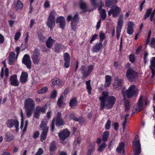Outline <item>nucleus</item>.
<instances>
[{"mask_svg":"<svg viewBox=\"0 0 155 155\" xmlns=\"http://www.w3.org/2000/svg\"><path fill=\"white\" fill-rule=\"evenodd\" d=\"M101 101L100 109L102 110L104 107L107 109H110L116 101V98L113 96H109L108 93L104 91L102 96L99 97Z\"/></svg>","mask_w":155,"mask_h":155,"instance_id":"f257e3e1","label":"nucleus"},{"mask_svg":"<svg viewBox=\"0 0 155 155\" xmlns=\"http://www.w3.org/2000/svg\"><path fill=\"white\" fill-rule=\"evenodd\" d=\"M24 105L26 115L29 117L31 115L32 112L35 108V103L31 98H28L25 100Z\"/></svg>","mask_w":155,"mask_h":155,"instance_id":"f03ea898","label":"nucleus"},{"mask_svg":"<svg viewBox=\"0 0 155 155\" xmlns=\"http://www.w3.org/2000/svg\"><path fill=\"white\" fill-rule=\"evenodd\" d=\"M56 13L54 11H52L50 13L47 19L46 25L50 29L52 30L55 25V18Z\"/></svg>","mask_w":155,"mask_h":155,"instance_id":"7ed1b4c3","label":"nucleus"},{"mask_svg":"<svg viewBox=\"0 0 155 155\" xmlns=\"http://www.w3.org/2000/svg\"><path fill=\"white\" fill-rule=\"evenodd\" d=\"M94 68V66L92 65L88 66L87 69L85 65H81L80 68V72L82 74L83 78L85 79L91 74Z\"/></svg>","mask_w":155,"mask_h":155,"instance_id":"20e7f679","label":"nucleus"},{"mask_svg":"<svg viewBox=\"0 0 155 155\" xmlns=\"http://www.w3.org/2000/svg\"><path fill=\"white\" fill-rule=\"evenodd\" d=\"M138 90L137 87L134 85H130L125 93L127 97L130 98L134 96H136L138 94Z\"/></svg>","mask_w":155,"mask_h":155,"instance_id":"39448f33","label":"nucleus"},{"mask_svg":"<svg viewBox=\"0 0 155 155\" xmlns=\"http://www.w3.org/2000/svg\"><path fill=\"white\" fill-rule=\"evenodd\" d=\"M67 20L68 21H72L71 23V27L72 30L75 31L76 30L77 25L79 20L78 16L77 13L75 14L73 17L71 15H68Z\"/></svg>","mask_w":155,"mask_h":155,"instance_id":"423d86ee","label":"nucleus"},{"mask_svg":"<svg viewBox=\"0 0 155 155\" xmlns=\"http://www.w3.org/2000/svg\"><path fill=\"white\" fill-rule=\"evenodd\" d=\"M138 136H136L133 142V150L136 155L140 154L141 152L140 144Z\"/></svg>","mask_w":155,"mask_h":155,"instance_id":"0eeeda50","label":"nucleus"},{"mask_svg":"<svg viewBox=\"0 0 155 155\" xmlns=\"http://www.w3.org/2000/svg\"><path fill=\"white\" fill-rule=\"evenodd\" d=\"M145 103V105L147 104L148 102L146 98H143V96L141 95L140 97L137 105L134 107V108L137 111H140L143 109V104Z\"/></svg>","mask_w":155,"mask_h":155,"instance_id":"6e6552de","label":"nucleus"},{"mask_svg":"<svg viewBox=\"0 0 155 155\" xmlns=\"http://www.w3.org/2000/svg\"><path fill=\"white\" fill-rule=\"evenodd\" d=\"M123 17L122 15H120L119 16L117 22V25L116 27L117 36V40H118L121 32V30L123 25Z\"/></svg>","mask_w":155,"mask_h":155,"instance_id":"1a4fd4ad","label":"nucleus"},{"mask_svg":"<svg viewBox=\"0 0 155 155\" xmlns=\"http://www.w3.org/2000/svg\"><path fill=\"white\" fill-rule=\"evenodd\" d=\"M6 124L8 127L12 128L14 126L16 130L18 131L19 122L17 119H8L7 120Z\"/></svg>","mask_w":155,"mask_h":155,"instance_id":"9d476101","label":"nucleus"},{"mask_svg":"<svg viewBox=\"0 0 155 155\" xmlns=\"http://www.w3.org/2000/svg\"><path fill=\"white\" fill-rule=\"evenodd\" d=\"M40 50L38 48H35L33 51L31 58L34 64H38L40 62L39 57L40 55Z\"/></svg>","mask_w":155,"mask_h":155,"instance_id":"9b49d317","label":"nucleus"},{"mask_svg":"<svg viewBox=\"0 0 155 155\" xmlns=\"http://www.w3.org/2000/svg\"><path fill=\"white\" fill-rule=\"evenodd\" d=\"M137 73L133 69L129 68L126 73V77L130 81H134L137 77Z\"/></svg>","mask_w":155,"mask_h":155,"instance_id":"f8f14e48","label":"nucleus"},{"mask_svg":"<svg viewBox=\"0 0 155 155\" xmlns=\"http://www.w3.org/2000/svg\"><path fill=\"white\" fill-rule=\"evenodd\" d=\"M70 134V131L66 128L58 133V137L61 140L64 141L69 137Z\"/></svg>","mask_w":155,"mask_h":155,"instance_id":"ddd939ff","label":"nucleus"},{"mask_svg":"<svg viewBox=\"0 0 155 155\" xmlns=\"http://www.w3.org/2000/svg\"><path fill=\"white\" fill-rule=\"evenodd\" d=\"M22 63L25 65L27 68L30 69L31 67V61L30 58V57L28 54H25L22 60Z\"/></svg>","mask_w":155,"mask_h":155,"instance_id":"4468645a","label":"nucleus"},{"mask_svg":"<svg viewBox=\"0 0 155 155\" xmlns=\"http://www.w3.org/2000/svg\"><path fill=\"white\" fill-rule=\"evenodd\" d=\"M63 57L64 61V67L68 68L69 67L71 62L70 55L68 53L66 52L64 54Z\"/></svg>","mask_w":155,"mask_h":155,"instance_id":"2eb2a0df","label":"nucleus"},{"mask_svg":"<svg viewBox=\"0 0 155 155\" xmlns=\"http://www.w3.org/2000/svg\"><path fill=\"white\" fill-rule=\"evenodd\" d=\"M120 9L118 6L113 7L108 12V15L110 16L112 14L114 18L117 17L120 12Z\"/></svg>","mask_w":155,"mask_h":155,"instance_id":"dca6fc26","label":"nucleus"},{"mask_svg":"<svg viewBox=\"0 0 155 155\" xmlns=\"http://www.w3.org/2000/svg\"><path fill=\"white\" fill-rule=\"evenodd\" d=\"M98 10L100 11V15L101 18L102 20H104L106 18V14L105 10L104 9H102V7L104 6V4L101 2L100 1L98 3Z\"/></svg>","mask_w":155,"mask_h":155,"instance_id":"f3484780","label":"nucleus"},{"mask_svg":"<svg viewBox=\"0 0 155 155\" xmlns=\"http://www.w3.org/2000/svg\"><path fill=\"white\" fill-rule=\"evenodd\" d=\"M97 151L100 152L104 151L107 146V143L102 141L101 139L100 138H97Z\"/></svg>","mask_w":155,"mask_h":155,"instance_id":"a211bd4d","label":"nucleus"},{"mask_svg":"<svg viewBox=\"0 0 155 155\" xmlns=\"http://www.w3.org/2000/svg\"><path fill=\"white\" fill-rule=\"evenodd\" d=\"M9 81L10 84L12 86L16 87L19 85V82L18 80L17 74L11 75L10 77Z\"/></svg>","mask_w":155,"mask_h":155,"instance_id":"6ab92c4d","label":"nucleus"},{"mask_svg":"<svg viewBox=\"0 0 155 155\" xmlns=\"http://www.w3.org/2000/svg\"><path fill=\"white\" fill-rule=\"evenodd\" d=\"M28 74L27 72H22L20 78V82L22 84L26 83L28 81Z\"/></svg>","mask_w":155,"mask_h":155,"instance_id":"aec40b11","label":"nucleus"},{"mask_svg":"<svg viewBox=\"0 0 155 155\" xmlns=\"http://www.w3.org/2000/svg\"><path fill=\"white\" fill-rule=\"evenodd\" d=\"M124 143L123 142L120 143L116 149L117 152L119 154L123 155L124 153Z\"/></svg>","mask_w":155,"mask_h":155,"instance_id":"412c9836","label":"nucleus"},{"mask_svg":"<svg viewBox=\"0 0 155 155\" xmlns=\"http://www.w3.org/2000/svg\"><path fill=\"white\" fill-rule=\"evenodd\" d=\"M64 48V45L61 43H58L54 46V50L55 53H60L62 50Z\"/></svg>","mask_w":155,"mask_h":155,"instance_id":"4be33fe9","label":"nucleus"},{"mask_svg":"<svg viewBox=\"0 0 155 155\" xmlns=\"http://www.w3.org/2000/svg\"><path fill=\"white\" fill-rule=\"evenodd\" d=\"M114 87L117 88L122 86V80L118 76H116L114 78Z\"/></svg>","mask_w":155,"mask_h":155,"instance_id":"5701e85b","label":"nucleus"},{"mask_svg":"<svg viewBox=\"0 0 155 155\" xmlns=\"http://www.w3.org/2000/svg\"><path fill=\"white\" fill-rule=\"evenodd\" d=\"M64 98L63 96L61 95L57 102V104L59 107H61L65 105V104L64 102Z\"/></svg>","mask_w":155,"mask_h":155,"instance_id":"b1692460","label":"nucleus"},{"mask_svg":"<svg viewBox=\"0 0 155 155\" xmlns=\"http://www.w3.org/2000/svg\"><path fill=\"white\" fill-rule=\"evenodd\" d=\"M99 38H100V43L97 45V51L100 50L102 47V44L103 41L105 38V34L101 32L99 34Z\"/></svg>","mask_w":155,"mask_h":155,"instance_id":"393cba45","label":"nucleus"},{"mask_svg":"<svg viewBox=\"0 0 155 155\" xmlns=\"http://www.w3.org/2000/svg\"><path fill=\"white\" fill-rule=\"evenodd\" d=\"M127 25V32L129 35H132L134 32L133 28L134 25L132 22L129 21Z\"/></svg>","mask_w":155,"mask_h":155,"instance_id":"a878e982","label":"nucleus"},{"mask_svg":"<svg viewBox=\"0 0 155 155\" xmlns=\"http://www.w3.org/2000/svg\"><path fill=\"white\" fill-rule=\"evenodd\" d=\"M55 123L58 128H61L64 125V121L63 119H55Z\"/></svg>","mask_w":155,"mask_h":155,"instance_id":"bb28decb","label":"nucleus"},{"mask_svg":"<svg viewBox=\"0 0 155 155\" xmlns=\"http://www.w3.org/2000/svg\"><path fill=\"white\" fill-rule=\"evenodd\" d=\"M78 104L77 98L74 97L71 99L69 102V106L71 108L74 109Z\"/></svg>","mask_w":155,"mask_h":155,"instance_id":"cd10ccee","label":"nucleus"},{"mask_svg":"<svg viewBox=\"0 0 155 155\" xmlns=\"http://www.w3.org/2000/svg\"><path fill=\"white\" fill-rule=\"evenodd\" d=\"M14 2V5L16 8V10H18V9L20 10L22 8L23 5L19 0H15Z\"/></svg>","mask_w":155,"mask_h":155,"instance_id":"c85d7f7f","label":"nucleus"},{"mask_svg":"<svg viewBox=\"0 0 155 155\" xmlns=\"http://www.w3.org/2000/svg\"><path fill=\"white\" fill-rule=\"evenodd\" d=\"M48 122L46 120H42L41 122L40 125V128L42 130H47L48 131L49 129V127L47 126V124Z\"/></svg>","mask_w":155,"mask_h":155,"instance_id":"c756f323","label":"nucleus"},{"mask_svg":"<svg viewBox=\"0 0 155 155\" xmlns=\"http://www.w3.org/2000/svg\"><path fill=\"white\" fill-rule=\"evenodd\" d=\"M52 84L54 86H60L62 85L61 80L57 78H54L52 80Z\"/></svg>","mask_w":155,"mask_h":155,"instance_id":"7c9ffc66","label":"nucleus"},{"mask_svg":"<svg viewBox=\"0 0 155 155\" xmlns=\"http://www.w3.org/2000/svg\"><path fill=\"white\" fill-rule=\"evenodd\" d=\"M79 5L80 8L82 10L83 13H86L87 12H90L91 10H87V6L86 3L85 2H79Z\"/></svg>","mask_w":155,"mask_h":155,"instance_id":"2f4dec72","label":"nucleus"},{"mask_svg":"<svg viewBox=\"0 0 155 155\" xmlns=\"http://www.w3.org/2000/svg\"><path fill=\"white\" fill-rule=\"evenodd\" d=\"M47 105L46 104L42 107L40 106L36 107L35 110L41 114V112L45 113L47 109Z\"/></svg>","mask_w":155,"mask_h":155,"instance_id":"473e14b6","label":"nucleus"},{"mask_svg":"<svg viewBox=\"0 0 155 155\" xmlns=\"http://www.w3.org/2000/svg\"><path fill=\"white\" fill-rule=\"evenodd\" d=\"M55 40L52 38L51 37H49L46 42V46L49 48H51L53 46Z\"/></svg>","mask_w":155,"mask_h":155,"instance_id":"72a5a7b5","label":"nucleus"},{"mask_svg":"<svg viewBox=\"0 0 155 155\" xmlns=\"http://www.w3.org/2000/svg\"><path fill=\"white\" fill-rule=\"evenodd\" d=\"M117 2V0H106L105 4L107 7H110L114 6Z\"/></svg>","mask_w":155,"mask_h":155,"instance_id":"f704fd0d","label":"nucleus"},{"mask_svg":"<svg viewBox=\"0 0 155 155\" xmlns=\"http://www.w3.org/2000/svg\"><path fill=\"white\" fill-rule=\"evenodd\" d=\"M110 135V133L108 131H106L104 132L102 140V141L105 142L107 140Z\"/></svg>","mask_w":155,"mask_h":155,"instance_id":"c9c22d12","label":"nucleus"},{"mask_svg":"<svg viewBox=\"0 0 155 155\" xmlns=\"http://www.w3.org/2000/svg\"><path fill=\"white\" fill-rule=\"evenodd\" d=\"M5 139L6 141L10 142L14 139V136L13 134L9 133L7 132L5 134Z\"/></svg>","mask_w":155,"mask_h":155,"instance_id":"e433bc0d","label":"nucleus"},{"mask_svg":"<svg viewBox=\"0 0 155 155\" xmlns=\"http://www.w3.org/2000/svg\"><path fill=\"white\" fill-rule=\"evenodd\" d=\"M48 132V131L47 130H43L42 131L40 135V140L41 142H43L44 140L46 139Z\"/></svg>","mask_w":155,"mask_h":155,"instance_id":"4c0bfd02","label":"nucleus"},{"mask_svg":"<svg viewBox=\"0 0 155 155\" xmlns=\"http://www.w3.org/2000/svg\"><path fill=\"white\" fill-rule=\"evenodd\" d=\"M86 88L87 90V92L88 94H91V93L92 90V87L91 85V80H89L86 82Z\"/></svg>","mask_w":155,"mask_h":155,"instance_id":"58836bf2","label":"nucleus"},{"mask_svg":"<svg viewBox=\"0 0 155 155\" xmlns=\"http://www.w3.org/2000/svg\"><path fill=\"white\" fill-rule=\"evenodd\" d=\"M122 92L124 95V106L125 107V111H126L129 110L130 107V104L129 101L125 99V94L124 93L123 91H122Z\"/></svg>","mask_w":155,"mask_h":155,"instance_id":"ea45409f","label":"nucleus"},{"mask_svg":"<svg viewBox=\"0 0 155 155\" xmlns=\"http://www.w3.org/2000/svg\"><path fill=\"white\" fill-rule=\"evenodd\" d=\"M56 149V143L55 141H53L51 143L49 146V150L54 153Z\"/></svg>","mask_w":155,"mask_h":155,"instance_id":"a19ab883","label":"nucleus"},{"mask_svg":"<svg viewBox=\"0 0 155 155\" xmlns=\"http://www.w3.org/2000/svg\"><path fill=\"white\" fill-rule=\"evenodd\" d=\"M105 87H109L111 82V77L109 75H106L105 76Z\"/></svg>","mask_w":155,"mask_h":155,"instance_id":"79ce46f5","label":"nucleus"},{"mask_svg":"<svg viewBox=\"0 0 155 155\" xmlns=\"http://www.w3.org/2000/svg\"><path fill=\"white\" fill-rule=\"evenodd\" d=\"M152 10V9L151 8L147 9L146 12L143 16V19L144 20H146L147 18L151 14Z\"/></svg>","mask_w":155,"mask_h":155,"instance_id":"37998d69","label":"nucleus"},{"mask_svg":"<svg viewBox=\"0 0 155 155\" xmlns=\"http://www.w3.org/2000/svg\"><path fill=\"white\" fill-rule=\"evenodd\" d=\"M69 118L75 121H78L79 120V118L76 117L75 115L73 113H71L69 116Z\"/></svg>","mask_w":155,"mask_h":155,"instance_id":"c03bdc74","label":"nucleus"},{"mask_svg":"<svg viewBox=\"0 0 155 155\" xmlns=\"http://www.w3.org/2000/svg\"><path fill=\"white\" fill-rule=\"evenodd\" d=\"M48 91V87H44L41 89L37 91V93L38 94H43L47 92Z\"/></svg>","mask_w":155,"mask_h":155,"instance_id":"a18cd8bd","label":"nucleus"},{"mask_svg":"<svg viewBox=\"0 0 155 155\" xmlns=\"http://www.w3.org/2000/svg\"><path fill=\"white\" fill-rule=\"evenodd\" d=\"M65 21V19L62 16L57 17L56 20V23H59V24Z\"/></svg>","mask_w":155,"mask_h":155,"instance_id":"49530a36","label":"nucleus"},{"mask_svg":"<svg viewBox=\"0 0 155 155\" xmlns=\"http://www.w3.org/2000/svg\"><path fill=\"white\" fill-rule=\"evenodd\" d=\"M38 39L40 41L43 42L44 41L45 37L43 35V34L41 32H38Z\"/></svg>","mask_w":155,"mask_h":155,"instance_id":"de8ad7c7","label":"nucleus"},{"mask_svg":"<svg viewBox=\"0 0 155 155\" xmlns=\"http://www.w3.org/2000/svg\"><path fill=\"white\" fill-rule=\"evenodd\" d=\"M57 96V92L56 90H54L51 92L50 98L51 99H55Z\"/></svg>","mask_w":155,"mask_h":155,"instance_id":"09e8293b","label":"nucleus"},{"mask_svg":"<svg viewBox=\"0 0 155 155\" xmlns=\"http://www.w3.org/2000/svg\"><path fill=\"white\" fill-rule=\"evenodd\" d=\"M89 149L88 151L87 155H91L92 152L94 151V146H91V145L89 147Z\"/></svg>","mask_w":155,"mask_h":155,"instance_id":"8fccbe9b","label":"nucleus"},{"mask_svg":"<svg viewBox=\"0 0 155 155\" xmlns=\"http://www.w3.org/2000/svg\"><path fill=\"white\" fill-rule=\"evenodd\" d=\"M111 123V121L110 120L107 121L105 125V128L106 130H108L110 129Z\"/></svg>","mask_w":155,"mask_h":155,"instance_id":"3c124183","label":"nucleus"},{"mask_svg":"<svg viewBox=\"0 0 155 155\" xmlns=\"http://www.w3.org/2000/svg\"><path fill=\"white\" fill-rule=\"evenodd\" d=\"M44 153V150L43 149L41 148H39L37 152L35 155H42Z\"/></svg>","mask_w":155,"mask_h":155,"instance_id":"603ef678","label":"nucleus"},{"mask_svg":"<svg viewBox=\"0 0 155 155\" xmlns=\"http://www.w3.org/2000/svg\"><path fill=\"white\" fill-rule=\"evenodd\" d=\"M150 63L151 66L150 68L152 67L154 68L155 67V57L152 58L151 60L150 61Z\"/></svg>","mask_w":155,"mask_h":155,"instance_id":"864d4df0","label":"nucleus"},{"mask_svg":"<svg viewBox=\"0 0 155 155\" xmlns=\"http://www.w3.org/2000/svg\"><path fill=\"white\" fill-rule=\"evenodd\" d=\"M55 118H53L51 125V129L52 132H53L54 130L55 129Z\"/></svg>","mask_w":155,"mask_h":155,"instance_id":"5fc2aeb1","label":"nucleus"},{"mask_svg":"<svg viewBox=\"0 0 155 155\" xmlns=\"http://www.w3.org/2000/svg\"><path fill=\"white\" fill-rule=\"evenodd\" d=\"M150 46L152 48H155V38H153L151 39Z\"/></svg>","mask_w":155,"mask_h":155,"instance_id":"6e6d98bb","label":"nucleus"},{"mask_svg":"<svg viewBox=\"0 0 155 155\" xmlns=\"http://www.w3.org/2000/svg\"><path fill=\"white\" fill-rule=\"evenodd\" d=\"M21 35L20 32H17L15 34L14 37V39L15 41H17L19 39Z\"/></svg>","mask_w":155,"mask_h":155,"instance_id":"4d7b16f0","label":"nucleus"},{"mask_svg":"<svg viewBox=\"0 0 155 155\" xmlns=\"http://www.w3.org/2000/svg\"><path fill=\"white\" fill-rule=\"evenodd\" d=\"M40 134V133L38 131L36 130L34 133L33 137L34 138H38Z\"/></svg>","mask_w":155,"mask_h":155,"instance_id":"13d9d810","label":"nucleus"},{"mask_svg":"<svg viewBox=\"0 0 155 155\" xmlns=\"http://www.w3.org/2000/svg\"><path fill=\"white\" fill-rule=\"evenodd\" d=\"M40 114L37 111L35 110V112H34V117L37 118L38 119L39 117H40Z\"/></svg>","mask_w":155,"mask_h":155,"instance_id":"bf43d9fd","label":"nucleus"},{"mask_svg":"<svg viewBox=\"0 0 155 155\" xmlns=\"http://www.w3.org/2000/svg\"><path fill=\"white\" fill-rule=\"evenodd\" d=\"M61 113L60 112H58L56 118H55V119H63L61 117Z\"/></svg>","mask_w":155,"mask_h":155,"instance_id":"052dcab7","label":"nucleus"},{"mask_svg":"<svg viewBox=\"0 0 155 155\" xmlns=\"http://www.w3.org/2000/svg\"><path fill=\"white\" fill-rule=\"evenodd\" d=\"M60 24V27L62 29H64L65 28L66 23L65 21L61 23Z\"/></svg>","mask_w":155,"mask_h":155,"instance_id":"680f3d73","label":"nucleus"},{"mask_svg":"<svg viewBox=\"0 0 155 155\" xmlns=\"http://www.w3.org/2000/svg\"><path fill=\"white\" fill-rule=\"evenodd\" d=\"M28 123V120H26L25 122V127H24L23 130H22V132L23 133H24L26 131V130H27V128Z\"/></svg>","mask_w":155,"mask_h":155,"instance_id":"e2e57ef3","label":"nucleus"},{"mask_svg":"<svg viewBox=\"0 0 155 155\" xmlns=\"http://www.w3.org/2000/svg\"><path fill=\"white\" fill-rule=\"evenodd\" d=\"M129 60L131 62H134L135 61L134 55V54H130L129 57Z\"/></svg>","mask_w":155,"mask_h":155,"instance_id":"0e129e2a","label":"nucleus"},{"mask_svg":"<svg viewBox=\"0 0 155 155\" xmlns=\"http://www.w3.org/2000/svg\"><path fill=\"white\" fill-rule=\"evenodd\" d=\"M13 58L9 57L8 59V64H9L11 65L13 64L14 62V60Z\"/></svg>","mask_w":155,"mask_h":155,"instance_id":"69168bd1","label":"nucleus"},{"mask_svg":"<svg viewBox=\"0 0 155 155\" xmlns=\"http://www.w3.org/2000/svg\"><path fill=\"white\" fill-rule=\"evenodd\" d=\"M155 14V10H153L152 12V11L151 13V15L150 16V21H153V18Z\"/></svg>","mask_w":155,"mask_h":155,"instance_id":"338daca9","label":"nucleus"},{"mask_svg":"<svg viewBox=\"0 0 155 155\" xmlns=\"http://www.w3.org/2000/svg\"><path fill=\"white\" fill-rule=\"evenodd\" d=\"M50 4L48 0H46L44 3V7L46 8H48L49 7Z\"/></svg>","mask_w":155,"mask_h":155,"instance_id":"774afa93","label":"nucleus"}]
</instances>
